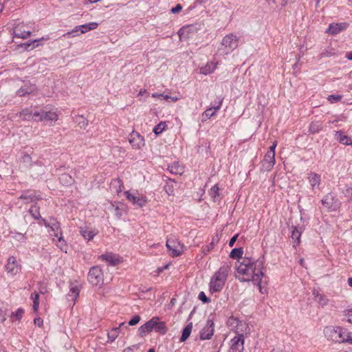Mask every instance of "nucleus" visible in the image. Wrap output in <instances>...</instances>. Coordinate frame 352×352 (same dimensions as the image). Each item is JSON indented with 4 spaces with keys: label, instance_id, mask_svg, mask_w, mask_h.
Masks as SVG:
<instances>
[{
    "label": "nucleus",
    "instance_id": "f257e3e1",
    "mask_svg": "<svg viewBox=\"0 0 352 352\" xmlns=\"http://www.w3.org/2000/svg\"><path fill=\"white\" fill-rule=\"evenodd\" d=\"M262 261L243 258L236 269V278L241 281H252L261 292V281L263 276Z\"/></svg>",
    "mask_w": 352,
    "mask_h": 352
},
{
    "label": "nucleus",
    "instance_id": "f03ea898",
    "mask_svg": "<svg viewBox=\"0 0 352 352\" xmlns=\"http://www.w3.org/2000/svg\"><path fill=\"white\" fill-rule=\"evenodd\" d=\"M230 270L231 265L226 263L214 273L209 283V289L211 293L219 292L223 289Z\"/></svg>",
    "mask_w": 352,
    "mask_h": 352
},
{
    "label": "nucleus",
    "instance_id": "7ed1b4c3",
    "mask_svg": "<svg viewBox=\"0 0 352 352\" xmlns=\"http://www.w3.org/2000/svg\"><path fill=\"white\" fill-rule=\"evenodd\" d=\"M324 334L330 340L338 343H349L351 340L352 333L341 327H327Z\"/></svg>",
    "mask_w": 352,
    "mask_h": 352
},
{
    "label": "nucleus",
    "instance_id": "20e7f679",
    "mask_svg": "<svg viewBox=\"0 0 352 352\" xmlns=\"http://www.w3.org/2000/svg\"><path fill=\"white\" fill-rule=\"evenodd\" d=\"M4 269L8 276L14 277L21 272L22 265L16 256H10L7 258Z\"/></svg>",
    "mask_w": 352,
    "mask_h": 352
},
{
    "label": "nucleus",
    "instance_id": "39448f33",
    "mask_svg": "<svg viewBox=\"0 0 352 352\" xmlns=\"http://www.w3.org/2000/svg\"><path fill=\"white\" fill-rule=\"evenodd\" d=\"M36 117V122H56L59 118L58 113L56 109H41L40 111H36L34 113Z\"/></svg>",
    "mask_w": 352,
    "mask_h": 352
},
{
    "label": "nucleus",
    "instance_id": "423d86ee",
    "mask_svg": "<svg viewBox=\"0 0 352 352\" xmlns=\"http://www.w3.org/2000/svg\"><path fill=\"white\" fill-rule=\"evenodd\" d=\"M239 38L233 34L226 35L221 43V46L226 54H228L238 46Z\"/></svg>",
    "mask_w": 352,
    "mask_h": 352
},
{
    "label": "nucleus",
    "instance_id": "0eeeda50",
    "mask_svg": "<svg viewBox=\"0 0 352 352\" xmlns=\"http://www.w3.org/2000/svg\"><path fill=\"white\" fill-rule=\"evenodd\" d=\"M88 280L89 283L94 286L102 285L104 274L102 269L98 266L91 267L88 273Z\"/></svg>",
    "mask_w": 352,
    "mask_h": 352
},
{
    "label": "nucleus",
    "instance_id": "6e6552de",
    "mask_svg": "<svg viewBox=\"0 0 352 352\" xmlns=\"http://www.w3.org/2000/svg\"><path fill=\"white\" fill-rule=\"evenodd\" d=\"M166 245L168 250L169 254L173 257L181 255L184 250V245L176 239H168L166 241Z\"/></svg>",
    "mask_w": 352,
    "mask_h": 352
},
{
    "label": "nucleus",
    "instance_id": "1a4fd4ad",
    "mask_svg": "<svg viewBox=\"0 0 352 352\" xmlns=\"http://www.w3.org/2000/svg\"><path fill=\"white\" fill-rule=\"evenodd\" d=\"M126 199L133 205H135L140 208L144 206L147 202L146 197L142 195H140L138 193L131 192L130 190L124 192Z\"/></svg>",
    "mask_w": 352,
    "mask_h": 352
},
{
    "label": "nucleus",
    "instance_id": "9d476101",
    "mask_svg": "<svg viewBox=\"0 0 352 352\" xmlns=\"http://www.w3.org/2000/svg\"><path fill=\"white\" fill-rule=\"evenodd\" d=\"M129 142L131 147L135 150H140L145 145L144 137L135 131L130 133Z\"/></svg>",
    "mask_w": 352,
    "mask_h": 352
},
{
    "label": "nucleus",
    "instance_id": "9b49d317",
    "mask_svg": "<svg viewBox=\"0 0 352 352\" xmlns=\"http://www.w3.org/2000/svg\"><path fill=\"white\" fill-rule=\"evenodd\" d=\"M244 337L243 334H239L230 340L229 352H243L244 349Z\"/></svg>",
    "mask_w": 352,
    "mask_h": 352
},
{
    "label": "nucleus",
    "instance_id": "f8f14e48",
    "mask_svg": "<svg viewBox=\"0 0 352 352\" xmlns=\"http://www.w3.org/2000/svg\"><path fill=\"white\" fill-rule=\"evenodd\" d=\"M43 222L45 227L50 228V232L54 233L53 236L57 237L63 234L60 223L56 219H50L49 221L43 219Z\"/></svg>",
    "mask_w": 352,
    "mask_h": 352
},
{
    "label": "nucleus",
    "instance_id": "ddd939ff",
    "mask_svg": "<svg viewBox=\"0 0 352 352\" xmlns=\"http://www.w3.org/2000/svg\"><path fill=\"white\" fill-rule=\"evenodd\" d=\"M322 204L331 211H336L339 208L338 200L331 194L324 196L322 199Z\"/></svg>",
    "mask_w": 352,
    "mask_h": 352
},
{
    "label": "nucleus",
    "instance_id": "4468645a",
    "mask_svg": "<svg viewBox=\"0 0 352 352\" xmlns=\"http://www.w3.org/2000/svg\"><path fill=\"white\" fill-rule=\"evenodd\" d=\"M349 27V23L346 22L343 23H333L329 26V28L326 30V33L331 35H336L338 33L346 30Z\"/></svg>",
    "mask_w": 352,
    "mask_h": 352
},
{
    "label": "nucleus",
    "instance_id": "2eb2a0df",
    "mask_svg": "<svg viewBox=\"0 0 352 352\" xmlns=\"http://www.w3.org/2000/svg\"><path fill=\"white\" fill-rule=\"evenodd\" d=\"M14 34L17 38L25 39L30 36L31 31L28 29L25 24L21 23L14 28Z\"/></svg>",
    "mask_w": 352,
    "mask_h": 352
},
{
    "label": "nucleus",
    "instance_id": "dca6fc26",
    "mask_svg": "<svg viewBox=\"0 0 352 352\" xmlns=\"http://www.w3.org/2000/svg\"><path fill=\"white\" fill-rule=\"evenodd\" d=\"M275 164V156L272 155L270 153L265 155L263 160L261 162V171H270L272 169Z\"/></svg>",
    "mask_w": 352,
    "mask_h": 352
},
{
    "label": "nucleus",
    "instance_id": "f3484780",
    "mask_svg": "<svg viewBox=\"0 0 352 352\" xmlns=\"http://www.w3.org/2000/svg\"><path fill=\"white\" fill-rule=\"evenodd\" d=\"M153 329H154L156 332L164 335L168 329L166 327V323L164 321H161L158 317H153L151 318Z\"/></svg>",
    "mask_w": 352,
    "mask_h": 352
},
{
    "label": "nucleus",
    "instance_id": "a211bd4d",
    "mask_svg": "<svg viewBox=\"0 0 352 352\" xmlns=\"http://www.w3.org/2000/svg\"><path fill=\"white\" fill-rule=\"evenodd\" d=\"M99 258L113 266L117 265L122 262L121 258L113 253L107 252L99 256Z\"/></svg>",
    "mask_w": 352,
    "mask_h": 352
},
{
    "label": "nucleus",
    "instance_id": "6ab92c4d",
    "mask_svg": "<svg viewBox=\"0 0 352 352\" xmlns=\"http://www.w3.org/2000/svg\"><path fill=\"white\" fill-rule=\"evenodd\" d=\"M36 86L35 84L30 82L24 83V85L17 91V94L20 96H24L34 94L36 91Z\"/></svg>",
    "mask_w": 352,
    "mask_h": 352
},
{
    "label": "nucleus",
    "instance_id": "aec40b11",
    "mask_svg": "<svg viewBox=\"0 0 352 352\" xmlns=\"http://www.w3.org/2000/svg\"><path fill=\"white\" fill-rule=\"evenodd\" d=\"M222 104V100H220L218 102V104L215 107L207 109L201 115L202 121H206L208 119H210L211 117L214 116L216 112L220 109Z\"/></svg>",
    "mask_w": 352,
    "mask_h": 352
},
{
    "label": "nucleus",
    "instance_id": "412c9836",
    "mask_svg": "<svg viewBox=\"0 0 352 352\" xmlns=\"http://www.w3.org/2000/svg\"><path fill=\"white\" fill-rule=\"evenodd\" d=\"M34 113H36V111H34L32 108H25L19 113V118L23 120L35 121Z\"/></svg>",
    "mask_w": 352,
    "mask_h": 352
},
{
    "label": "nucleus",
    "instance_id": "4be33fe9",
    "mask_svg": "<svg viewBox=\"0 0 352 352\" xmlns=\"http://www.w3.org/2000/svg\"><path fill=\"white\" fill-rule=\"evenodd\" d=\"M151 319L148 321H147L146 323H144L143 325H142L139 329V335L141 337H144L150 332L153 331V325H152Z\"/></svg>",
    "mask_w": 352,
    "mask_h": 352
},
{
    "label": "nucleus",
    "instance_id": "5701e85b",
    "mask_svg": "<svg viewBox=\"0 0 352 352\" xmlns=\"http://www.w3.org/2000/svg\"><path fill=\"white\" fill-rule=\"evenodd\" d=\"M80 287L74 283H71L69 287V292L68 296L72 298V300L76 301L79 296Z\"/></svg>",
    "mask_w": 352,
    "mask_h": 352
},
{
    "label": "nucleus",
    "instance_id": "b1692460",
    "mask_svg": "<svg viewBox=\"0 0 352 352\" xmlns=\"http://www.w3.org/2000/svg\"><path fill=\"white\" fill-rule=\"evenodd\" d=\"M217 68V63L213 62L208 63L206 65L200 68V73L207 75L212 73Z\"/></svg>",
    "mask_w": 352,
    "mask_h": 352
},
{
    "label": "nucleus",
    "instance_id": "393cba45",
    "mask_svg": "<svg viewBox=\"0 0 352 352\" xmlns=\"http://www.w3.org/2000/svg\"><path fill=\"white\" fill-rule=\"evenodd\" d=\"M98 23L96 22H91L87 24L78 25V28L80 29L81 34H85L90 30H95L98 28Z\"/></svg>",
    "mask_w": 352,
    "mask_h": 352
},
{
    "label": "nucleus",
    "instance_id": "a878e982",
    "mask_svg": "<svg viewBox=\"0 0 352 352\" xmlns=\"http://www.w3.org/2000/svg\"><path fill=\"white\" fill-rule=\"evenodd\" d=\"M80 233L85 239L91 241L96 234H98V232L96 230L86 228L81 230Z\"/></svg>",
    "mask_w": 352,
    "mask_h": 352
},
{
    "label": "nucleus",
    "instance_id": "bb28decb",
    "mask_svg": "<svg viewBox=\"0 0 352 352\" xmlns=\"http://www.w3.org/2000/svg\"><path fill=\"white\" fill-rule=\"evenodd\" d=\"M309 181L313 188L318 187L320 183V175L315 173H311L309 175Z\"/></svg>",
    "mask_w": 352,
    "mask_h": 352
},
{
    "label": "nucleus",
    "instance_id": "cd10ccee",
    "mask_svg": "<svg viewBox=\"0 0 352 352\" xmlns=\"http://www.w3.org/2000/svg\"><path fill=\"white\" fill-rule=\"evenodd\" d=\"M337 140L342 144L345 145H352V140L351 138L344 135L342 132H337L336 134Z\"/></svg>",
    "mask_w": 352,
    "mask_h": 352
},
{
    "label": "nucleus",
    "instance_id": "c85d7f7f",
    "mask_svg": "<svg viewBox=\"0 0 352 352\" xmlns=\"http://www.w3.org/2000/svg\"><path fill=\"white\" fill-rule=\"evenodd\" d=\"M212 323L210 326H207L204 328L203 331L201 333V338L203 340H208L211 338L213 335Z\"/></svg>",
    "mask_w": 352,
    "mask_h": 352
},
{
    "label": "nucleus",
    "instance_id": "c756f323",
    "mask_svg": "<svg viewBox=\"0 0 352 352\" xmlns=\"http://www.w3.org/2000/svg\"><path fill=\"white\" fill-rule=\"evenodd\" d=\"M24 312L25 311L23 308H19L15 311H12L10 315L12 321H20L24 314Z\"/></svg>",
    "mask_w": 352,
    "mask_h": 352
},
{
    "label": "nucleus",
    "instance_id": "7c9ffc66",
    "mask_svg": "<svg viewBox=\"0 0 352 352\" xmlns=\"http://www.w3.org/2000/svg\"><path fill=\"white\" fill-rule=\"evenodd\" d=\"M192 329V322L189 323L183 330L182 336L180 338L181 342L186 341L190 336Z\"/></svg>",
    "mask_w": 352,
    "mask_h": 352
},
{
    "label": "nucleus",
    "instance_id": "2f4dec72",
    "mask_svg": "<svg viewBox=\"0 0 352 352\" xmlns=\"http://www.w3.org/2000/svg\"><path fill=\"white\" fill-rule=\"evenodd\" d=\"M302 232L297 228L294 227L292 232V239L296 243V245H298L300 243V236Z\"/></svg>",
    "mask_w": 352,
    "mask_h": 352
},
{
    "label": "nucleus",
    "instance_id": "473e14b6",
    "mask_svg": "<svg viewBox=\"0 0 352 352\" xmlns=\"http://www.w3.org/2000/svg\"><path fill=\"white\" fill-rule=\"evenodd\" d=\"M322 129V124L320 121L312 122L309 125V131L311 133L319 132Z\"/></svg>",
    "mask_w": 352,
    "mask_h": 352
},
{
    "label": "nucleus",
    "instance_id": "72a5a7b5",
    "mask_svg": "<svg viewBox=\"0 0 352 352\" xmlns=\"http://www.w3.org/2000/svg\"><path fill=\"white\" fill-rule=\"evenodd\" d=\"M31 298L33 300V310L34 313L37 314L39 307V295L37 292H34L31 295Z\"/></svg>",
    "mask_w": 352,
    "mask_h": 352
},
{
    "label": "nucleus",
    "instance_id": "f704fd0d",
    "mask_svg": "<svg viewBox=\"0 0 352 352\" xmlns=\"http://www.w3.org/2000/svg\"><path fill=\"white\" fill-rule=\"evenodd\" d=\"M58 239V243L56 244L57 247L63 252H67V243L64 240L63 234L56 237Z\"/></svg>",
    "mask_w": 352,
    "mask_h": 352
},
{
    "label": "nucleus",
    "instance_id": "c9c22d12",
    "mask_svg": "<svg viewBox=\"0 0 352 352\" xmlns=\"http://www.w3.org/2000/svg\"><path fill=\"white\" fill-rule=\"evenodd\" d=\"M19 199L26 200V202L29 203V202L33 201L36 199H40L41 198L36 197V195L34 194L29 195L28 193H25V194L21 195Z\"/></svg>",
    "mask_w": 352,
    "mask_h": 352
},
{
    "label": "nucleus",
    "instance_id": "e433bc0d",
    "mask_svg": "<svg viewBox=\"0 0 352 352\" xmlns=\"http://www.w3.org/2000/svg\"><path fill=\"white\" fill-rule=\"evenodd\" d=\"M124 322L120 324L119 327L113 328L110 333L108 334L109 339H111V341L115 340V339L118 336L120 332V327L124 325Z\"/></svg>",
    "mask_w": 352,
    "mask_h": 352
},
{
    "label": "nucleus",
    "instance_id": "4c0bfd02",
    "mask_svg": "<svg viewBox=\"0 0 352 352\" xmlns=\"http://www.w3.org/2000/svg\"><path fill=\"white\" fill-rule=\"evenodd\" d=\"M167 125L165 122H160L157 126H155L153 129V132L157 135L162 133L164 131H165Z\"/></svg>",
    "mask_w": 352,
    "mask_h": 352
},
{
    "label": "nucleus",
    "instance_id": "58836bf2",
    "mask_svg": "<svg viewBox=\"0 0 352 352\" xmlns=\"http://www.w3.org/2000/svg\"><path fill=\"white\" fill-rule=\"evenodd\" d=\"M243 253L242 248H234L231 251L230 256L234 259L240 258L242 257Z\"/></svg>",
    "mask_w": 352,
    "mask_h": 352
},
{
    "label": "nucleus",
    "instance_id": "ea45409f",
    "mask_svg": "<svg viewBox=\"0 0 352 352\" xmlns=\"http://www.w3.org/2000/svg\"><path fill=\"white\" fill-rule=\"evenodd\" d=\"M76 122L81 129H85L89 124V121L84 118L82 116H78L76 117Z\"/></svg>",
    "mask_w": 352,
    "mask_h": 352
},
{
    "label": "nucleus",
    "instance_id": "a19ab883",
    "mask_svg": "<svg viewBox=\"0 0 352 352\" xmlns=\"http://www.w3.org/2000/svg\"><path fill=\"white\" fill-rule=\"evenodd\" d=\"M219 187L217 184L213 186L210 190V196L215 199L219 195Z\"/></svg>",
    "mask_w": 352,
    "mask_h": 352
},
{
    "label": "nucleus",
    "instance_id": "79ce46f5",
    "mask_svg": "<svg viewBox=\"0 0 352 352\" xmlns=\"http://www.w3.org/2000/svg\"><path fill=\"white\" fill-rule=\"evenodd\" d=\"M342 98L341 95H330L328 96L327 100L331 103H335L340 101Z\"/></svg>",
    "mask_w": 352,
    "mask_h": 352
},
{
    "label": "nucleus",
    "instance_id": "37998d69",
    "mask_svg": "<svg viewBox=\"0 0 352 352\" xmlns=\"http://www.w3.org/2000/svg\"><path fill=\"white\" fill-rule=\"evenodd\" d=\"M113 184L118 186L117 192H120L123 187V182L120 178H116L113 180Z\"/></svg>",
    "mask_w": 352,
    "mask_h": 352
},
{
    "label": "nucleus",
    "instance_id": "c03bdc74",
    "mask_svg": "<svg viewBox=\"0 0 352 352\" xmlns=\"http://www.w3.org/2000/svg\"><path fill=\"white\" fill-rule=\"evenodd\" d=\"M316 298L318 303L322 306L326 305L328 302V299L323 295H318Z\"/></svg>",
    "mask_w": 352,
    "mask_h": 352
},
{
    "label": "nucleus",
    "instance_id": "a18cd8bd",
    "mask_svg": "<svg viewBox=\"0 0 352 352\" xmlns=\"http://www.w3.org/2000/svg\"><path fill=\"white\" fill-rule=\"evenodd\" d=\"M199 299L200 300H201L203 302H205V303H208V302H210V298H208L205 293L204 292H201L199 294V296H198Z\"/></svg>",
    "mask_w": 352,
    "mask_h": 352
},
{
    "label": "nucleus",
    "instance_id": "49530a36",
    "mask_svg": "<svg viewBox=\"0 0 352 352\" xmlns=\"http://www.w3.org/2000/svg\"><path fill=\"white\" fill-rule=\"evenodd\" d=\"M344 316H346L347 321L352 324V309H346L344 311Z\"/></svg>",
    "mask_w": 352,
    "mask_h": 352
},
{
    "label": "nucleus",
    "instance_id": "de8ad7c7",
    "mask_svg": "<svg viewBox=\"0 0 352 352\" xmlns=\"http://www.w3.org/2000/svg\"><path fill=\"white\" fill-rule=\"evenodd\" d=\"M140 320V317L139 316H134L131 320L129 322V325L133 326L138 324Z\"/></svg>",
    "mask_w": 352,
    "mask_h": 352
},
{
    "label": "nucleus",
    "instance_id": "09e8293b",
    "mask_svg": "<svg viewBox=\"0 0 352 352\" xmlns=\"http://www.w3.org/2000/svg\"><path fill=\"white\" fill-rule=\"evenodd\" d=\"M30 212L32 214L35 219H38L40 217L39 212L37 211V208L35 206L30 208Z\"/></svg>",
    "mask_w": 352,
    "mask_h": 352
},
{
    "label": "nucleus",
    "instance_id": "8fccbe9b",
    "mask_svg": "<svg viewBox=\"0 0 352 352\" xmlns=\"http://www.w3.org/2000/svg\"><path fill=\"white\" fill-rule=\"evenodd\" d=\"M152 97L153 98H159L160 99L168 100L170 96L164 94H158L157 93H154L152 94Z\"/></svg>",
    "mask_w": 352,
    "mask_h": 352
},
{
    "label": "nucleus",
    "instance_id": "3c124183",
    "mask_svg": "<svg viewBox=\"0 0 352 352\" xmlns=\"http://www.w3.org/2000/svg\"><path fill=\"white\" fill-rule=\"evenodd\" d=\"M277 146V142L275 141L273 144L270 147V150L266 153H270L272 155L275 156V149Z\"/></svg>",
    "mask_w": 352,
    "mask_h": 352
},
{
    "label": "nucleus",
    "instance_id": "603ef678",
    "mask_svg": "<svg viewBox=\"0 0 352 352\" xmlns=\"http://www.w3.org/2000/svg\"><path fill=\"white\" fill-rule=\"evenodd\" d=\"M34 323L39 327H41L43 325V320L41 318H36L34 320Z\"/></svg>",
    "mask_w": 352,
    "mask_h": 352
},
{
    "label": "nucleus",
    "instance_id": "864d4df0",
    "mask_svg": "<svg viewBox=\"0 0 352 352\" xmlns=\"http://www.w3.org/2000/svg\"><path fill=\"white\" fill-rule=\"evenodd\" d=\"M182 9V6L180 4H177L175 7L171 9V12L173 14H176L179 12Z\"/></svg>",
    "mask_w": 352,
    "mask_h": 352
},
{
    "label": "nucleus",
    "instance_id": "5fc2aeb1",
    "mask_svg": "<svg viewBox=\"0 0 352 352\" xmlns=\"http://www.w3.org/2000/svg\"><path fill=\"white\" fill-rule=\"evenodd\" d=\"M188 29V27H184L182 29L179 30L178 32V35L180 39H182L183 35L185 34V32Z\"/></svg>",
    "mask_w": 352,
    "mask_h": 352
},
{
    "label": "nucleus",
    "instance_id": "6e6d98bb",
    "mask_svg": "<svg viewBox=\"0 0 352 352\" xmlns=\"http://www.w3.org/2000/svg\"><path fill=\"white\" fill-rule=\"evenodd\" d=\"M237 237H238V234H236V235L233 236L230 239V241H229V245H230V247H232V246L234 245V244L235 241H236V239H237Z\"/></svg>",
    "mask_w": 352,
    "mask_h": 352
},
{
    "label": "nucleus",
    "instance_id": "4d7b16f0",
    "mask_svg": "<svg viewBox=\"0 0 352 352\" xmlns=\"http://www.w3.org/2000/svg\"><path fill=\"white\" fill-rule=\"evenodd\" d=\"M22 158L23 162H30L32 160L31 156L28 154H25Z\"/></svg>",
    "mask_w": 352,
    "mask_h": 352
},
{
    "label": "nucleus",
    "instance_id": "13d9d810",
    "mask_svg": "<svg viewBox=\"0 0 352 352\" xmlns=\"http://www.w3.org/2000/svg\"><path fill=\"white\" fill-rule=\"evenodd\" d=\"M165 189H166V191L168 194L170 195V194H173V190L172 188V187L169 185H167L166 187H165Z\"/></svg>",
    "mask_w": 352,
    "mask_h": 352
},
{
    "label": "nucleus",
    "instance_id": "bf43d9fd",
    "mask_svg": "<svg viewBox=\"0 0 352 352\" xmlns=\"http://www.w3.org/2000/svg\"><path fill=\"white\" fill-rule=\"evenodd\" d=\"M2 311L0 309V322H3L6 320V317L3 315H1Z\"/></svg>",
    "mask_w": 352,
    "mask_h": 352
},
{
    "label": "nucleus",
    "instance_id": "052dcab7",
    "mask_svg": "<svg viewBox=\"0 0 352 352\" xmlns=\"http://www.w3.org/2000/svg\"><path fill=\"white\" fill-rule=\"evenodd\" d=\"M116 214L118 217H120L122 214H121V213L120 212V209H119V207H118V206H116Z\"/></svg>",
    "mask_w": 352,
    "mask_h": 352
},
{
    "label": "nucleus",
    "instance_id": "680f3d73",
    "mask_svg": "<svg viewBox=\"0 0 352 352\" xmlns=\"http://www.w3.org/2000/svg\"><path fill=\"white\" fill-rule=\"evenodd\" d=\"M78 31H80V29H79V28H78V26H76V27H75V28L72 30V32H67V34H71V33L77 32H78Z\"/></svg>",
    "mask_w": 352,
    "mask_h": 352
},
{
    "label": "nucleus",
    "instance_id": "e2e57ef3",
    "mask_svg": "<svg viewBox=\"0 0 352 352\" xmlns=\"http://www.w3.org/2000/svg\"><path fill=\"white\" fill-rule=\"evenodd\" d=\"M346 57L349 60H352V52H348V53L346 54Z\"/></svg>",
    "mask_w": 352,
    "mask_h": 352
},
{
    "label": "nucleus",
    "instance_id": "0e129e2a",
    "mask_svg": "<svg viewBox=\"0 0 352 352\" xmlns=\"http://www.w3.org/2000/svg\"><path fill=\"white\" fill-rule=\"evenodd\" d=\"M146 93V89H140V91L138 93V96H142L143 94Z\"/></svg>",
    "mask_w": 352,
    "mask_h": 352
},
{
    "label": "nucleus",
    "instance_id": "69168bd1",
    "mask_svg": "<svg viewBox=\"0 0 352 352\" xmlns=\"http://www.w3.org/2000/svg\"><path fill=\"white\" fill-rule=\"evenodd\" d=\"M168 265H166L163 268H159L158 269V273H160L161 272H162V270L164 269H168Z\"/></svg>",
    "mask_w": 352,
    "mask_h": 352
},
{
    "label": "nucleus",
    "instance_id": "338daca9",
    "mask_svg": "<svg viewBox=\"0 0 352 352\" xmlns=\"http://www.w3.org/2000/svg\"><path fill=\"white\" fill-rule=\"evenodd\" d=\"M169 98L171 99V100L174 101V102L177 101L179 99L178 97H170V96Z\"/></svg>",
    "mask_w": 352,
    "mask_h": 352
},
{
    "label": "nucleus",
    "instance_id": "774afa93",
    "mask_svg": "<svg viewBox=\"0 0 352 352\" xmlns=\"http://www.w3.org/2000/svg\"><path fill=\"white\" fill-rule=\"evenodd\" d=\"M348 284L350 287H352V277L351 278H349L348 279Z\"/></svg>",
    "mask_w": 352,
    "mask_h": 352
}]
</instances>
